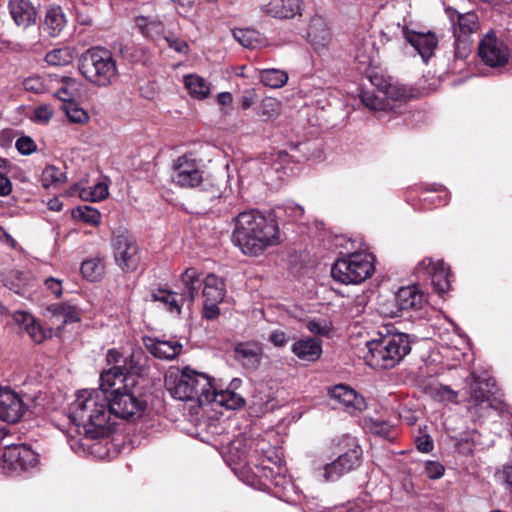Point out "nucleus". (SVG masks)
Instances as JSON below:
<instances>
[{
  "label": "nucleus",
  "instance_id": "f257e3e1",
  "mask_svg": "<svg viewBox=\"0 0 512 512\" xmlns=\"http://www.w3.org/2000/svg\"><path fill=\"white\" fill-rule=\"evenodd\" d=\"M232 241L245 255L258 256L268 247L279 244V228L273 219L259 212H242L235 219Z\"/></svg>",
  "mask_w": 512,
  "mask_h": 512
},
{
  "label": "nucleus",
  "instance_id": "f03ea898",
  "mask_svg": "<svg viewBox=\"0 0 512 512\" xmlns=\"http://www.w3.org/2000/svg\"><path fill=\"white\" fill-rule=\"evenodd\" d=\"M108 399L102 390L83 389L70 404L69 418L86 437L100 438L109 432Z\"/></svg>",
  "mask_w": 512,
  "mask_h": 512
},
{
  "label": "nucleus",
  "instance_id": "7ed1b4c3",
  "mask_svg": "<svg viewBox=\"0 0 512 512\" xmlns=\"http://www.w3.org/2000/svg\"><path fill=\"white\" fill-rule=\"evenodd\" d=\"M409 336L394 333L368 341L364 360L374 369H391L398 365L411 351Z\"/></svg>",
  "mask_w": 512,
  "mask_h": 512
},
{
  "label": "nucleus",
  "instance_id": "20e7f679",
  "mask_svg": "<svg viewBox=\"0 0 512 512\" xmlns=\"http://www.w3.org/2000/svg\"><path fill=\"white\" fill-rule=\"evenodd\" d=\"M79 71L93 85L107 87L119 77L113 54L103 47H92L85 51L79 61Z\"/></svg>",
  "mask_w": 512,
  "mask_h": 512
},
{
  "label": "nucleus",
  "instance_id": "39448f33",
  "mask_svg": "<svg viewBox=\"0 0 512 512\" xmlns=\"http://www.w3.org/2000/svg\"><path fill=\"white\" fill-rule=\"evenodd\" d=\"M374 256L366 252L347 254L334 263L332 277L343 284H359L374 273Z\"/></svg>",
  "mask_w": 512,
  "mask_h": 512
},
{
  "label": "nucleus",
  "instance_id": "423d86ee",
  "mask_svg": "<svg viewBox=\"0 0 512 512\" xmlns=\"http://www.w3.org/2000/svg\"><path fill=\"white\" fill-rule=\"evenodd\" d=\"M446 14L454 37V56L457 59H466L471 53L472 35L479 29L478 16L474 12L461 14L453 8H447Z\"/></svg>",
  "mask_w": 512,
  "mask_h": 512
},
{
  "label": "nucleus",
  "instance_id": "0eeeda50",
  "mask_svg": "<svg viewBox=\"0 0 512 512\" xmlns=\"http://www.w3.org/2000/svg\"><path fill=\"white\" fill-rule=\"evenodd\" d=\"M202 160L193 152L185 153L174 160L172 181L180 187L193 188L203 182Z\"/></svg>",
  "mask_w": 512,
  "mask_h": 512
},
{
  "label": "nucleus",
  "instance_id": "6e6552de",
  "mask_svg": "<svg viewBox=\"0 0 512 512\" xmlns=\"http://www.w3.org/2000/svg\"><path fill=\"white\" fill-rule=\"evenodd\" d=\"M112 246L118 266L125 272L135 271L140 263L139 247L133 236L123 228L113 232Z\"/></svg>",
  "mask_w": 512,
  "mask_h": 512
},
{
  "label": "nucleus",
  "instance_id": "1a4fd4ad",
  "mask_svg": "<svg viewBox=\"0 0 512 512\" xmlns=\"http://www.w3.org/2000/svg\"><path fill=\"white\" fill-rule=\"evenodd\" d=\"M362 450L359 445L353 444L345 453L340 454L334 461L317 469V476L324 482L336 481L360 465Z\"/></svg>",
  "mask_w": 512,
  "mask_h": 512
},
{
  "label": "nucleus",
  "instance_id": "9d476101",
  "mask_svg": "<svg viewBox=\"0 0 512 512\" xmlns=\"http://www.w3.org/2000/svg\"><path fill=\"white\" fill-rule=\"evenodd\" d=\"M146 403L128 390L121 391L118 387L112 391L108 399L109 417L113 414L122 419L139 417Z\"/></svg>",
  "mask_w": 512,
  "mask_h": 512
},
{
  "label": "nucleus",
  "instance_id": "9b49d317",
  "mask_svg": "<svg viewBox=\"0 0 512 512\" xmlns=\"http://www.w3.org/2000/svg\"><path fill=\"white\" fill-rule=\"evenodd\" d=\"M478 55L485 65L501 68L508 63L510 50L506 43L490 30L479 42Z\"/></svg>",
  "mask_w": 512,
  "mask_h": 512
},
{
  "label": "nucleus",
  "instance_id": "f8f14e48",
  "mask_svg": "<svg viewBox=\"0 0 512 512\" xmlns=\"http://www.w3.org/2000/svg\"><path fill=\"white\" fill-rule=\"evenodd\" d=\"M415 273L418 277H429L439 294H444L451 288V273L442 260L434 261L426 257L416 265Z\"/></svg>",
  "mask_w": 512,
  "mask_h": 512
},
{
  "label": "nucleus",
  "instance_id": "ddd939ff",
  "mask_svg": "<svg viewBox=\"0 0 512 512\" xmlns=\"http://www.w3.org/2000/svg\"><path fill=\"white\" fill-rule=\"evenodd\" d=\"M395 302L398 308L387 309L385 306L381 310V314L385 317H398L404 310H417L422 308L426 302V298L416 285L402 287L395 294Z\"/></svg>",
  "mask_w": 512,
  "mask_h": 512
},
{
  "label": "nucleus",
  "instance_id": "4468645a",
  "mask_svg": "<svg viewBox=\"0 0 512 512\" xmlns=\"http://www.w3.org/2000/svg\"><path fill=\"white\" fill-rule=\"evenodd\" d=\"M6 467L13 471H27L38 463V455L27 445H8L3 453Z\"/></svg>",
  "mask_w": 512,
  "mask_h": 512
},
{
  "label": "nucleus",
  "instance_id": "2eb2a0df",
  "mask_svg": "<svg viewBox=\"0 0 512 512\" xmlns=\"http://www.w3.org/2000/svg\"><path fill=\"white\" fill-rule=\"evenodd\" d=\"M199 382L205 385L203 378H199L198 381L191 378L190 368L188 367H185L182 372L175 377L170 375L165 381L166 387L172 397L181 401L194 400L196 392H194L191 385L194 383L199 384Z\"/></svg>",
  "mask_w": 512,
  "mask_h": 512
},
{
  "label": "nucleus",
  "instance_id": "dca6fc26",
  "mask_svg": "<svg viewBox=\"0 0 512 512\" xmlns=\"http://www.w3.org/2000/svg\"><path fill=\"white\" fill-rule=\"evenodd\" d=\"M26 405L21 396L9 388H0V419L17 422L25 413Z\"/></svg>",
  "mask_w": 512,
  "mask_h": 512
},
{
  "label": "nucleus",
  "instance_id": "f3484780",
  "mask_svg": "<svg viewBox=\"0 0 512 512\" xmlns=\"http://www.w3.org/2000/svg\"><path fill=\"white\" fill-rule=\"evenodd\" d=\"M402 34L407 42L419 53L424 62H427L438 44V38L432 32H417L406 26L402 28Z\"/></svg>",
  "mask_w": 512,
  "mask_h": 512
},
{
  "label": "nucleus",
  "instance_id": "a211bd4d",
  "mask_svg": "<svg viewBox=\"0 0 512 512\" xmlns=\"http://www.w3.org/2000/svg\"><path fill=\"white\" fill-rule=\"evenodd\" d=\"M329 394L349 413L362 411L366 407L364 398L346 385L341 384L333 387Z\"/></svg>",
  "mask_w": 512,
  "mask_h": 512
},
{
  "label": "nucleus",
  "instance_id": "6ab92c4d",
  "mask_svg": "<svg viewBox=\"0 0 512 512\" xmlns=\"http://www.w3.org/2000/svg\"><path fill=\"white\" fill-rule=\"evenodd\" d=\"M146 349L155 357L161 360H172L182 350V345L175 340H160L158 338H145Z\"/></svg>",
  "mask_w": 512,
  "mask_h": 512
},
{
  "label": "nucleus",
  "instance_id": "aec40b11",
  "mask_svg": "<svg viewBox=\"0 0 512 512\" xmlns=\"http://www.w3.org/2000/svg\"><path fill=\"white\" fill-rule=\"evenodd\" d=\"M260 8L262 12L274 18H293L300 12L301 0H270Z\"/></svg>",
  "mask_w": 512,
  "mask_h": 512
},
{
  "label": "nucleus",
  "instance_id": "412c9836",
  "mask_svg": "<svg viewBox=\"0 0 512 512\" xmlns=\"http://www.w3.org/2000/svg\"><path fill=\"white\" fill-rule=\"evenodd\" d=\"M236 359L248 369H257L261 363L263 350L259 343L242 342L235 346Z\"/></svg>",
  "mask_w": 512,
  "mask_h": 512
},
{
  "label": "nucleus",
  "instance_id": "4be33fe9",
  "mask_svg": "<svg viewBox=\"0 0 512 512\" xmlns=\"http://www.w3.org/2000/svg\"><path fill=\"white\" fill-rule=\"evenodd\" d=\"M13 319L16 323L24 327L25 331L35 343H41L52 335V329H44L36 322L35 318L27 312L16 311L13 313Z\"/></svg>",
  "mask_w": 512,
  "mask_h": 512
},
{
  "label": "nucleus",
  "instance_id": "5701e85b",
  "mask_svg": "<svg viewBox=\"0 0 512 512\" xmlns=\"http://www.w3.org/2000/svg\"><path fill=\"white\" fill-rule=\"evenodd\" d=\"M9 11L18 26L28 27L36 21V9L30 0H9Z\"/></svg>",
  "mask_w": 512,
  "mask_h": 512
},
{
  "label": "nucleus",
  "instance_id": "b1692460",
  "mask_svg": "<svg viewBox=\"0 0 512 512\" xmlns=\"http://www.w3.org/2000/svg\"><path fill=\"white\" fill-rule=\"evenodd\" d=\"M291 351L302 361L315 362L322 354V342L317 338H304L293 343Z\"/></svg>",
  "mask_w": 512,
  "mask_h": 512
},
{
  "label": "nucleus",
  "instance_id": "393cba45",
  "mask_svg": "<svg viewBox=\"0 0 512 512\" xmlns=\"http://www.w3.org/2000/svg\"><path fill=\"white\" fill-rule=\"evenodd\" d=\"M307 39L315 49L324 48L330 40V33L321 16L311 18L307 28Z\"/></svg>",
  "mask_w": 512,
  "mask_h": 512
},
{
  "label": "nucleus",
  "instance_id": "a878e982",
  "mask_svg": "<svg viewBox=\"0 0 512 512\" xmlns=\"http://www.w3.org/2000/svg\"><path fill=\"white\" fill-rule=\"evenodd\" d=\"M53 85L50 93L63 101L64 104L72 102L78 92L77 81L71 77L52 75Z\"/></svg>",
  "mask_w": 512,
  "mask_h": 512
},
{
  "label": "nucleus",
  "instance_id": "bb28decb",
  "mask_svg": "<svg viewBox=\"0 0 512 512\" xmlns=\"http://www.w3.org/2000/svg\"><path fill=\"white\" fill-rule=\"evenodd\" d=\"M190 376L192 379L197 381L199 380V378H203L205 380V385L200 383H194L191 385L194 392H196L194 400L197 401L201 406L211 404L210 397L215 387L214 383L212 382V379L208 375L196 372L192 369H190Z\"/></svg>",
  "mask_w": 512,
  "mask_h": 512
},
{
  "label": "nucleus",
  "instance_id": "cd10ccee",
  "mask_svg": "<svg viewBox=\"0 0 512 512\" xmlns=\"http://www.w3.org/2000/svg\"><path fill=\"white\" fill-rule=\"evenodd\" d=\"M204 301H222L225 296V284L215 274H209L203 280Z\"/></svg>",
  "mask_w": 512,
  "mask_h": 512
},
{
  "label": "nucleus",
  "instance_id": "c85d7f7f",
  "mask_svg": "<svg viewBox=\"0 0 512 512\" xmlns=\"http://www.w3.org/2000/svg\"><path fill=\"white\" fill-rule=\"evenodd\" d=\"M66 25V17L60 7H50L46 11L44 29L50 36H58Z\"/></svg>",
  "mask_w": 512,
  "mask_h": 512
},
{
  "label": "nucleus",
  "instance_id": "c756f323",
  "mask_svg": "<svg viewBox=\"0 0 512 512\" xmlns=\"http://www.w3.org/2000/svg\"><path fill=\"white\" fill-rule=\"evenodd\" d=\"M181 280L184 287V295L181 299L193 302L201 284L199 272L195 268H187L183 272Z\"/></svg>",
  "mask_w": 512,
  "mask_h": 512
},
{
  "label": "nucleus",
  "instance_id": "7c9ffc66",
  "mask_svg": "<svg viewBox=\"0 0 512 512\" xmlns=\"http://www.w3.org/2000/svg\"><path fill=\"white\" fill-rule=\"evenodd\" d=\"M211 403H217L227 409H237L244 404V399L236 392L226 389L218 391L214 387L211 394Z\"/></svg>",
  "mask_w": 512,
  "mask_h": 512
},
{
  "label": "nucleus",
  "instance_id": "2f4dec72",
  "mask_svg": "<svg viewBox=\"0 0 512 512\" xmlns=\"http://www.w3.org/2000/svg\"><path fill=\"white\" fill-rule=\"evenodd\" d=\"M184 84L189 94L197 99H205L210 93V84L201 76L190 74L184 77Z\"/></svg>",
  "mask_w": 512,
  "mask_h": 512
},
{
  "label": "nucleus",
  "instance_id": "473e14b6",
  "mask_svg": "<svg viewBox=\"0 0 512 512\" xmlns=\"http://www.w3.org/2000/svg\"><path fill=\"white\" fill-rule=\"evenodd\" d=\"M233 35L246 48L257 49L266 45V39L259 32L252 29H236Z\"/></svg>",
  "mask_w": 512,
  "mask_h": 512
},
{
  "label": "nucleus",
  "instance_id": "72a5a7b5",
  "mask_svg": "<svg viewBox=\"0 0 512 512\" xmlns=\"http://www.w3.org/2000/svg\"><path fill=\"white\" fill-rule=\"evenodd\" d=\"M124 379L121 367H113L100 375V387L97 390H102L106 395H110L117 388V384H122Z\"/></svg>",
  "mask_w": 512,
  "mask_h": 512
},
{
  "label": "nucleus",
  "instance_id": "f704fd0d",
  "mask_svg": "<svg viewBox=\"0 0 512 512\" xmlns=\"http://www.w3.org/2000/svg\"><path fill=\"white\" fill-rule=\"evenodd\" d=\"M260 82L270 88H281L288 81V74L284 70L271 68L263 69L259 72Z\"/></svg>",
  "mask_w": 512,
  "mask_h": 512
},
{
  "label": "nucleus",
  "instance_id": "c9c22d12",
  "mask_svg": "<svg viewBox=\"0 0 512 512\" xmlns=\"http://www.w3.org/2000/svg\"><path fill=\"white\" fill-rule=\"evenodd\" d=\"M105 271L103 259L92 257L82 262L81 273L89 281H97L102 278Z\"/></svg>",
  "mask_w": 512,
  "mask_h": 512
},
{
  "label": "nucleus",
  "instance_id": "e433bc0d",
  "mask_svg": "<svg viewBox=\"0 0 512 512\" xmlns=\"http://www.w3.org/2000/svg\"><path fill=\"white\" fill-rule=\"evenodd\" d=\"M65 171L55 165H47L41 174V182L43 187H58L66 181Z\"/></svg>",
  "mask_w": 512,
  "mask_h": 512
},
{
  "label": "nucleus",
  "instance_id": "4c0bfd02",
  "mask_svg": "<svg viewBox=\"0 0 512 512\" xmlns=\"http://www.w3.org/2000/svg\"><path fill=\"white\" fill-rule=\"evenodd\" d=\"M48 310L54 317H61L64 324L74 323L80 320V314L76 306L57 303L49 306Z\"/></svg>",
  "mask_w": 512,
  "mask_h": 512
},
{
  "label": "nucleus",
  "instance_id": "58836bf2",
  "mask_svg": "<svg viewBox=\"0 0 512 512\" xmlns=\"http://www.w3.org/2000/svg\"><path fill=\"white\" fill-rule=\"evenodd\" d=\"M52 75L49 74L46 76H31L24 80L23 85L25 90L34 92V93H50L51 86L54 84L52 80ZM56 80H54L55 82Z\"/></svg>",
  "mask_w": 512,
  "mask_h": 512
},
{
  "label": "nucleus",
  "instance_id": "ea45409f",
  "mask_svg": "<svg viewBox=\"0 0 512 512\" xmlns=\"http://www.w3.org/2000/svg\"><path fill=\"white\" fill-rule=\"evenodd\" d=\"M74 59V50L70 47L56 48L49 51L45 56V61L52 66H65Z\"/></svg>",
  "mask_w": 512,
  "mask_h": 512
},
{
  "label": "nucleus",
  "instance_id": "a19ab883",
  "mask_svg": "<svg viewBox=\"0 0 512 512\" xmlns=\"http://www.w3.org/2000/svg\"><path fill=\"white\" fill-rule=\"evenodd\" d=\"M282 110L281 102L273 97H265L259 104L258 115L262 116L266 121L275 120L279 117Z\"/></svg>",
  "mask_w": 512,
  "mask_h": 512
},
{
  "label": "nucleus",
  "instance_id": "79ce46f5",
  "mask_svg": "<svg viewBox=\"0 0 512 512\" xmlns=\"http://www.w3.org/2000/svg\"><path fill=\"white\" fill-rule=\"evenodd\" d=\"M152 298L154 301L162 302L169 312L180 314L182 304L179 303L176 293L165 289H157L152 293Z\"/></svg>",
  "mask_w": 512,
  "mask_h": 512
},
{
  "label": "nucleus",
  "instance_id": "37998d69",
  "mask_svg": "<svg viewBox=\"0 0 512 512\" xmlns=\"http://www.w3.org/2000/svg\"><path fill=\"white\" fill-rule=\"evenodd\" d=\"M374 47L369 41H364L361 46L356 47L355 60L359 64V68L367 69L373 65L374 62Z\"/></svg>",
  "mask_w": 512,
  "mask_h": 512
},
{
  "label": "nucleus",
  "instance_id": "c03bdc74",
  "mask_svg": "<svg viewBox=\"0 0 512 512\" xmlns=\"http://www.w3.org/2000/svg\"><path fill=\"white\" fill-rule=\"evenodd\" d=\"M79 195L84 201L98 202L107 197L108 187L100 182L92 187L81 189Z\"/></svg>",
  "mask_w": 512,
  "mask_h": 512
},
{
  "label": "nucleus",
  "instance_id": "a18cd8bd",
  "mask_svg": "<svg viewBox=\"0 0 512 512\" xmlns=\"http://www.w3.org/2000/svg\"><path fill=\"white\" fill-rule=\"evenodd\" d=\"M483 382L473 376V381L469 386L470 399L475 405H481L489 400V389L484 388Z\"/></svg>",
  "mask_w": 512,
  "mask_h": 512
},
{
  "label": "nucleus",
  "instance_id": "49530a36",
  "mask_svg": "<svg viewBox=\"0 0 512 512\" xmlns=\"http://www.w3.org/2000/svg\"><path fill=\"white\" fill-rule=\"evenodd\" d=\"M64 111L70 122L76 124H84L89 120L88 113L81 107H79L75 102H69L64 104Z\"/></svg>",
  "mask_w": 512,
  "mask_h": 512
},
{
  "label": "nucleus",
  "instance_id": "de8ad7c7",
  "mask_svg": "<svg viewBox=\"0 0 512 512\" xmlns=\"http://www.w3.org/2000/svg\"><path fill=\"white\" fill-rule=\"evenodd\" d=\"M135 22L142 34L146 36H150L153 31L160 32L163 28V25L160 21L145 16L137 17Z\"/></svg>",
  "mask_w": 512,
  "mask_h": 512
},
{
  "label": "nucleus",
  "instance_id": "09e8293b",
  "mask_svg": "<svg viewBox=\"0 0 512 512\" xmlns=\"http://www.w3.org/2000/svg\"><path fill=\"white\" fill-rule=\"evenodd\" d=\"M360 100L364 106L373 111L384 110L386 108L385 101L369 91H362L360 93Z\"/></svg>",
  "mask_w": 512,
  "mask_h": 512
},
{
  "label": "nucleus",
  "instance_id": "8fccbe9b",
  "mask_svg": "<svg viewBox=\"0 0 512 512\" xmlns=\"http://www.w3.org/2000/svg\"><path fill=\"white\" fill-rule=\"evenodd\" d=\"M255 452L270 462H276L279 459L276 448L271 446L264 438L257 441Z\"/></svg>",
  "mask_w": 512,
  "mask_h": 512
},
{
  "label": "nucleus",
  "instance_id": "3c124183",
  "mask_svg": "<svg viewBox=\"0 0 512 512\" xmlns=\"http://www.w3.org/2000/svg\"><path fill=\"white\" fill-rule=\"evenodd\" d=\"M53 116V109L49 105H40L36 107L30 117L36 124H47Z\"/></svg>",
  "mask_w": 512,
  "mask_h": 512
},
{
  "label": "nucleus",
  "instance_id": "603ef678",
  "mask_svg": "<svg viewBox=\"0 0 512 512\" xmlns=\"http://www.w3.org/2000/svg\"><path fill=\"white\" fill-rule=\"evenodd\" d=\"M78 217L85 223L98 225L101 219V214L98 210L90 206H83L78 208Z\"/></svg>",
  "mask_w": 512,
  "mask_h": 512
},
{
  "label": "nucleus",
  "instance_id": "864d4df0",
  "mask_svg": "<svg viewBox=\"0 0 512 512\" xmlns=\"http://www.w3.org/2000/svg\"><path fill=\"white\" fill-rule=\"evenodd\" d=\"M313 334L328 335L332 329L331 323L326 320H311L306 325Z\"/></svg>",
  "mask_w": 512,
  "mask_h": 512
},
{
  "label": "nucleus",
  "instance_id": "5fc2aeb1",
  "mask_svg": "<svg viewBox=\"0 0 512 512\" xmlns=\"http://www.w3.org/2000/svg\"><path fill=\"white\" fill-rule=\"evenodd\" d=\"M15 146L22 155H30L36 151L37 145L29 136H22L17 139Z\"/></svg>",
  "mask_w": 512,
  "mask_h": 512
},
{
  "label": "nucleus",
  "instance_id": "6e6d98bb",
  "mask_svg": "<svg viewBox=\"0 0 512 512\" xmlns=\"http://www.w3.org/2000/svg\"><path fill=\"white\" fill-rule=\"evenodd\" d=\"M444 466L436 461H428L424 465V473L430 479H438L441 478L444 474Z\"/></svg>",
  "mask_w": 512,
  "mask_h": 512
},
{
  "label": "nucleus",
  "instance_id": "4d7b16f0",
  "mask_svg": "<svg viewBox=\"0 0 512 512\" xmlns=\"http://www.w3.org/2000/svg\"><path fill=\"white\" fill-rule=\"evenodd\" d=\"M221 301H204L203 317L206 319H215L218 317L220 311L218 304Z\"/></svg>",
  "mask_w": 512,
  "mask_h": 512
},
{
  "label": "nucleus",
  "instance_id": "13d9d810",
  "mask_svg": "<svg viewBox=\"0 0 512 512\" xmlns=\"http://www.w3.org/2000/svg\"><path fill=\"white\" fill-rule=\"evenodd\" d=\"M164 39L169 45V47L175 50L176 52L187 53L188 45L184 40L176 38L174 36H165Z\"/></svg>",
  "mask_w": 512,
  "mask_h": 512
},
{
  "label": "nucleus",
  "instance_id": "bf43d9fd",
  "mask_svg": "<svg viewBox=\"0 0 512 512\" xmlns=\"http://www.w3.org/2000/svg\"><path fill=\"white\" fill-rule=\"evenodd\" d=\"M269 341L276 347H284L288 342V337L284 331L276 329L270 333Z\"/></svg>",
  "mask_w": 512,
  "mask_h": 512
},
{
  "label": "nucleus",
  "instance_id": "052dcab7",
  "mask_svg": "<svg viewBox=\"0 0 512 512\" xmlns=\"http://www.w3.org/2000/svg\"><path fill=\"white\" fill-rule=\"evenodd\" d=\"M416 445L418 450L424 453H428L433 449V441L428 435L417 438Z\"/></svg>",
  "mask_w": 512,
  "mask_h": 512
},
{
  "label": "nucleus",
  "instance_id": "680f3d73",
  "mask_svg": "<svg viewBox=\"0 0 512 512\" xmlns=\"http://www.w3.org/2000/svg\"><path fill=\"white\" fill-rule=\"evenodd\" d=\"M45 285L56 297H60L62 295V283L60 280L51 277L46 279Z\"/></svg>",
  "mask_w": 512,
  "mask_h": 512
},
{
  "label": "nucleus",
  "instance_id": "e2e57ef3",
  "mask_svg": "<svg viewBox=\"0 0 512 512\" xmlns=\"http://www.w3.org/2000/svg\"><path fill=\"white\" fill-rule=\"evenodd\" d=\"M256 92L254 90H248L243 93L241 104L243 109H249L256 102Z\"/></svg>",
  "mask_w": 512,
  "mask_h": 512
},
{
  "label": "nucleus",
  "instance_id": "0e129e2a",
  "mask_svg": "<svg viewBox=\"0 0 512 512\" xmlns=\"http://www.w3.org/2000/svg\"><path fill=\"white\" fill-rule=\"evenodd\" d=\"M370 430L375 434L385 437L390 432V426L385 422H372Z\"/></svg>",
  "mask_w": 512,
  "mask_h": 512
},
{
  "label": "nucleus",
  "instance_id": "69168bd1",
  "mask_svg": "<svg viewBox=\"0 0 512 512\" xmlns=\"http://www.w3.org/2000/svg\"><path fill=\"white\" fill-rule=\"evenodd\" d=\"M12 191L10 179L0 172V196H7Z\"/></svg>",
  "mask_w": 512,
  "mask_h": 512
},
{
  "label": "nucleus",
  "instance_id": "338daca9",
  "mask_svg": "<svg viewBox=\"0 0 512 512\" xmlns=\"http://www.w3.org/2000/svg\"><path fill=\"white\" fill-rule=\"evenodd\" d=\"M384 93L393 99H401L405 97V92L401 91L396 85L389 84L385 90Z\"/></svg>",
  "mask_w": 512,
  "mask_h": 512
},
{
  "label": "nucleus",
  "instance_id": "774afa93",
  "mask_svg": "<svg viewBox=\"0 0 512 512\" xmlns=\"http://www.w3.org/2000/svg\"><path fill=\"white\" fill-rule=\"evenodd\" d=\"M285 211L289 214V216L295 219L300 218L304 213V209L300 205L295 203L287 204Z\"/></svg>",
  "mask_w": 512,
  "mask_h": 512
}]
</instances>
